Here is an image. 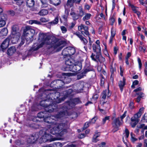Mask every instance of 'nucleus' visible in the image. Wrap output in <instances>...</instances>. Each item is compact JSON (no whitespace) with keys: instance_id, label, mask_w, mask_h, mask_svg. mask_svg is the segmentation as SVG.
<instances>
[{"instance_id":"f257e3e1","label":"nucleus","mask_w":147,"mask_h":147,"mask_svg":"<svg viewBox=\"0 0 147 147\" xmlns=\"http://www.w3.org/2000/svg\"><path fill=\"white\" fill-rule=\"evenodd\" d=\"M67 114V111L66 109L63 112L59 113L57 115L55 116H52L51 117H48L44 119L45 122L51 124L50 126L51 133L53 134H58L60 136H62L64 134L67 132L66 129H63L64 125L62 124H59L56 121V120L54 119L61 117Z\"/></svg>"},{"instance_id":"f03ea898","label":"nucleus","mask_w":147,"mask_h":147,"mask_svg":"<svg viewBox=\"0 0 147 147\" xmlns=\"http://www.w3.org/2000/svg\"><path fill=\"white\" fill-rule=\"evenodd\" d=\"M38 39L42 42L39 45H36V47H33L34 50H36L42 47L45 44L50 45V48L53 47L54 49L57 48L60 50L64 46L62 44V42H55V38L50 35L48 33H40L39 34Z\"/></svg>"},{"instance_id":"7ed1b4c3","label":"nucleus","mask_w":147,"mask_h":147,"mask_svg":"<svg viewBox=\"0 0 147 147\" xmlns=\"http://www.w3.org/2000/svg\"><path fill=\"white\" fill-rule=\"evenodd\" d=\"M35 33V30L34 29L28 26L25 27L24 30L23 35L28 43H29L33 40V37Z\"/></svg>"},{"instance_id":"20e7f679","label":"nucleus","mask_w":147,"mask_h":147,"mask_svg":"<svg viewBox=\"0 0 147 147\" xmlns=\"http://www.w3.org/2000/svg\"><path fill=\"white\" fill-rule=\"evenodd\" d=\"M18 27L17 26L14 25L12 27V31L11 36L13 38L15 39L17 41L20 37V34L17 32Z\"/></svg>"},{"instance_id":"39448f33","label":"nucleus","mask_w":147,"mask_h":147,"mask_svg":"<svg viewBox=\"0 0 147 147\" xmlns=\"http://www.w3.org/2000/svg\"><path fill=\"white\" fill-rule=\"evenodd\" d=\"M119 119V117L115 119L114 120L112 123L113 128L112 131L113 132L117 131L118 129V127L123 123L122 120H120Z\"/></svg>"},{"instance_id":"423d86ee","label":"nucleus","mask_w":147,"mask_h":147,"mask_svg":"<svg viewBox=\"0 0 147 147\" xmlns=\"http://www.w3.org/2000/svg\"><path fill=\"white\" fill-rule=\"evenodd\" d=\"M82 69V65L80 62L76 63L75 64H73L71 66H69V69H67V70L73 72L78 71Z\"/></svg>"},{"instance_id":"0eeeda50","label":"nucleus","mask_w":147,"mask_h":147,"mask_svg":"<svg viewBox=\"0 0 147 147\" xmlns=\"http://www.w3.org/2000/svg\"><path fill=\"white\" fill-rule=\"evenodd\" d=\"M78 29L79 31H81L83 29L84 30V31H82L81 32L84 36H85L86 35L88 36L89 35V32L88 31V29L87 26L81 24L78 27Z\"/></svg>"},{"instance_id":"6e6552de","label":"nucleus","mask_w":147,"mask_h":147,"mask_svg":"<svg viewBox=\"0 0 147 147\" xmlns=\"http://www.w3.org/2000/svg\"><path fill=\"white\" fill-rule=\"evenodd\" d=\"M51 138V136L49 134H47L44 132V134L41 138V141L43 142H45L49 140Z\"/></svg>"},{"instance_id":"1a4fd4ad","label":"nucleus","mask_w":147,"mask_h":147,"mask_svg":"<svg viewBox=\"0 0 147 147\" xmlns=\"http://www.w3.org/2000/svg\"><path fill=\"white\" fill-rule=\"evenodd\" d=\"M40 137L38 134H36L34 136H32L27 140L28 143H33L34 142Z\"/></svg>"},{"instance_id":"9d476101","label":"nucleus","mask_w":147,"mask_h":147,"mask_svg":"<svg viewBox=\"0 0 147 147\" xmlns=\"http://www.w3.org/2000/svg\"><path fill=\"white\" fill-rule=\"evenodd\" d=\"M6 16L0 14V28L3 27L6 24Z\"/></svg>"},{"instance_id":"9b49d317","label":"nucleus","mask_w":147,"mask_h":147,"mask_svg":"<svg viewBox=\"0 0 147 147\" xmlns=\"http://www.w3.org/2000/svg\"><path fill=\"white\" fill-rule=\"evenodd\" d=\"M9 38H6L1 44V47L2 49H5L7 48L9 46Z\"/></svg>"},{"instance_id":"f8f14e48","label":"nucleus","mask_w":147,"mask_h":147,"mask_svg":"<svg viewBox=\"0 0 147 147\" xmlns=\"http://www.w3.org/2000/svg\"><path fill=\"white\" fill-rule=\"evenodd\" d=\"M128 5L131 7L134 13L137 14L138 17L140 16L141 13L140 12L138 11V7H135L133 5L131 4L129 2L128 3Z\"/></svg>"},{"instance_id":"ddd939ff","label":"nucleus","mask_w":147,"mask_h":147,"mask_svg":"<svg viewBox=\"0 0 147 147\" xmlns=\"http://www.w3.org/2000/svg\"><path fill=\"white\" fill-rule=\"evenodd\" d=\"M93 50L94 52H96V53L99 55L101 52V49L100 46L96 45L95 44H94L92 45Z\"/></svg>"},{"instance_id":"4468645a","label":"nucleus","mask_w":147,"mask_h":147,"mask_svg":"<svg viewBox=\"0 0 147 147\" xmlns=\"http://www.w3.org/2000/svg\"><path fill=\"white\" fill-rule=\"evenodd\" d=\"M111 92L109 90L104 91L102 94V98L105 99H106L107 96V97H108L111 96Z\"/></svg>"},{"instance_id":"2eb2a0df","label":"nucleus","mask_w":147,"mask_h":147,"mask_svg":"<svg viewBox=\"0 0 147 147\" xmlns=\"http://www.w3.org/2000/svg\"><path fill=\"white\" fill-rule=\"evenodd\" d=\"M80 102V99L78 98H76L71 100L68 104L71 107L75 106L76 104Z\"/></svg>"},{"instance_id":"dca6fc26","label":"nucleus","mask_w":147,"mask_h":147,"mask_svg":"<svg viewBox=\"0 0 147 147\" xmlns=\"http://www.w3.org/2000/svg\"><path fill=\"white\" fill-rule=\"evenodd\" d=\"M76 34L80 38L81 41L84 45L86 44L88 42V41L85 38L81 35L79 32H77Z\"/></svg>"},{"instance_id":"f3484780","label":"nucleus","mask_w":147,"mask_h":147,"mask_svg":"<svg viewBox=\"0 0 147 147\" xmlns=\"http://www.w3.org/2000/svg\"><path fill=\"white\" fill-rule=\"evenodd\" d=\"M96 59H94L93 56L91 55V57L92 59L94 61H98V60L99 62H101L102 61H105V58L101 56L100 55H98L96 56Z\"/></svg>"},{"instance_id":"a211bd4d","label":"nucleus","mask_w":147,"mask_h":147,"mask_svg":"<svg viewBox=\"0 0 147 147\" xmlns=\"http://www.w3.org/2000/svg\"><path fill=\"white\" fill-rule=\"evenodd\" d=\"M74 63V61L71 59H68L65 61V64L67 65L66 69L67 70V69H69V66H71Z\"/></svg>"},{"instance_id":"6ab92c4d","label":"nucleus","mask_w":147,"mask_h":147,"mask_svg":"<svg viewBox=\"0 0 147 147\" xmlns=\"http://www.w3.org/2000/svg\"><path fill=\"white\" fill-rule=\"evenodd\" d=\"M125 84V80L124 78H123V81L121 80L119 83V86L121 92L122 91L123 88Z\"/></svg>"},{"instance_id":"aec40b11","label":"nucleus","mask_w":147,"mask_h":147,"mask_svg":"<svg viewBox=\"0 0 147 147\" xmlns=\"http://www.w3.org/2000/svg\"><path fill=\"white\" fill-rule=\"evenodd\" d=\"M100 135V134L99 132H96L94 135L92 141L93 142H96L98 141H99V140L97 138Z\"/></svg>"},{"instance_id":"412c9836","label":"nucleus","mask_w":147,"mask_h":147,"mask_svg":"<svg viewBox=\"0 0 147 147\" xmlns=\"http://www.w3.org/2000/svg\"><path fill=\"white\" fill-rule=\"evenodd\" d=\"M129 135V132L127 129L126 128L125 129V132L123 133V140L126 141L127 140V138Z\"/></svg>"},{"instance_id":"4be33fe9","label":"nucleus","mask_w":147,"mask_h":147,"mask_svg":"<svg viewBox=\"0 0 147 147\" xmlns=\"http://www.w3.org/2000/svg\"><path fill=\"white\" fill-rule=\"evenodd\" d=\"M140 117V116H138V115L137 113H136L134 114V116L131 118V120L132 122L136 121V122H138L139 121V118Z\"/></svg>"},{"instance_id":"5701e85b","label":"nucleus","mask_w":147,"mask_h":147,"mask_svg":"<svg viewBox=\"0 0 147 147\" xmlns=\"http://www.w3.org/2000/svg\"><path fill=\"white\" fill-rule=\"evenodd\" d=\"M70 15L74 20H76L79 18V15L73 11L71 10L70 13Z\"/></svg>"},{"instance_id":"b1692460","label":"nucleus","mask_w":147,"mask_h":147,"mask_svg":"<svg viewBox=\"0 0 147 147\" xmlns=\"http://www.w3.org/2000/svg\"><path fill=\"white\" fill-rule=\"evenodd\" d=\"M8 33V30L6 28L2 29L0 32V36H6Z\"/></svg>"},{"instance_id":"393cba45","label":"nucleus","mask_w":147,"mask_h":147,"mask_svg":"<svg viewBox=\"0 0 147 147\" xmlns=\"http://www.w3.org/2000/svg\"><path fill=\"white\" fill-rule=\"evenodd\" d=\"M16 48L14 47H11L8 49L7 54L9 55H11L16 51Z\"/></svg>"},{"instance_id":"a878e982","label":"nucleus","mask_w":147,"mask_h":147,"mask_svg":"<svg viewBox=\"0 0 147 147\" xmlns=\"http://www.w3.org/2000/svg\"><path fill=\"white\" fill-rule=\"evenodd\" d=\"M67 52L68 53V55H73L75 53V49L71 47H68V50Z\"/></svg>"},{"instance_id":"bb28decb","label":"nucleus","mask_w":147,"mask_h":147,"mask_svg":"<svg viewBox=\"0 0 147 147\" xmlns=\"http://www.w3.org/2000/svg\"><path fill=\"white\" fill-rule=\"evenodd\" d=\"M48 13V11L46 9H42L38 13V14L40 16H45L47 15Z\"/></svg>"},{"instance_id":"cd10ccee","label":"nucleus","mask_w":147,"mask_h":147,"mask_svg":"<svg viewBox=\"0 0 147 147\" xmlns=\"http://www.w3.org/2000/svg\"><path fill=\"white\" fill-rule=\"evenodd\" d=\"M26 3L28 6L31 7L34 6V2L33 0H27Z\"/></svg>"},{"instance_id":"c85d7f7f","label":"nucleus","mask_w":147,"mask_h":147,"mask_svg":"<svg viewBox=\"0 0 147 147\" xmlns=\"http://www.w3.org/2000/svg\"><path fill=\"white\" fill-rule=\"evenodd\" d=\"M50 2L55 5H57L60 3V0H50Z\"/></svg>"},{"instance_id":"c756f323","label":"nucleus","mask_w":147,"mask_h":147,"mask_svg":"<svg viewBox=\"0 0 147 147\" xmlns=\"http://www.w3.org/2000/svg\"><path fill=\"white\" fill-rule=\"evenodd\" d=\"M29 23L30 24H33L38 25L41 24V23L40 22L35 20H30L29 21Z\"/></svg>"},{"instance_id":"7c9ffc66","label":"nucleus","mask_w":147,"mask_h":147,"mask_svg":"<svg viewBox=\"0 0 147 147\" xmlns=\"http://www.w3.org/2000/svg\"><path fill=\"white\" fill-rule=\"evenodd\" d=\"M91 16V15L90 13H86L83 17L82 19L84 21L88 20L90 19Z\"/></svg>"},{"instance_id":"2f4dec72","label":"nucleus","mask_w":147,"mask_h":147,"mask_svg":"<svg viewBox=\"0 0 147 147\" xmlns=\"http://www.w3.org/2000/svg\"><path fill=\"white\" fill-rule=\"evenodd\" d=\"M84 12L83 9L82 7H79V12L78 14V15H79V17L80 16H82L84 15Z\"/></svg>"},{"instance_id":"473e14b6","label":"nucleus","mask_w":147,"mask_h":147,"mask_svg":"<svg viewBox=\"0 0 147 147\" xmlns=\"http://www.w3.org/2000/svg\"><path fill=\"white\" fill-rule=\"evenodd\" d=\"M74 2L72 0H67L66 5L67 6L69 7H71L73 5Z\"/></svg>"},{"instance_id":"72a5a7b5","label":"nucleus","mask_w":147,"mask_h":147,"mask_svg":"<svg viewBox=\"0 0 147 147\" xmlns=\"http://www.w3.org/2000/svg\"><path fill=\"white\" fill-rule=\"evenodd\" d=\"M144 107H142L140 108L139 111L136 113L138 115V116L141 117V115L143 113L144 111Z\"/></svg>"},{"instance_id":"f704fd0d","label":"nucleus","mask_w":147,"mask_h":147,"mask_svg":"<svg viewBox=\"0 0 147 147\" xmlns=\"http://www.w3.org/2000/svg\"><path fill=\"white\" fill-rule=\"evenodd\" d=\"M68 47L64 49L62 53V55L64 56H67L68 55Z\"/></svg>"},{"instance_id":"c9c22d12","label":"nucleus","mask_w":147,"mask_h":147,"mask_svg":"<svg viewBox=\"0 0 147 147\" xmlns=\"http://www.w3.org/2000/svg\"><path fill=\"white\" fill-rule=\"evenodd\" d=\"M42 4L43 7H47L48 5L47 3V0H40Z\"/></svg>"},{"instance_id":"e433bc0d","label":"nucleus","mask_w":147,"mask_h":147,"mask_svg":"<svg viewBox=\"0 0 147 147\" xmlns=\"http://www.w3.org/2000/svg\"><path fill=\"white\" fill-rule=\"evenodd\" d=\"M130 135L131 136V140L132 142H134L137 140V139L135 137V135L132 133H131Z\"/></svg>"},{"instance_id":"4c0bfd02","label":"nucleus","mask_w":147,"mask_h":147,"mask_svg":"<svg viewBox=\"0 0 147 147\" xmlns=\"http://www.w3.org/2000/svg\"><path fill=\"white\" fill-rule=\"evenodd\" d=\"M116 34V30L114 29L113 27L111 29V36L114 37Z\"/></svg>"},{"instance_id":"58836bf2","label":"nucleus","mask_w":147,"mask_h":147,"mask_svg":"<svg viewBox=\"0 0 147 147\" xmlns=\"http://www.w3.org/2000/svg\"><path fill=\"white\" fill-rule=\"evenodd\" d=\"M65 15L63 16V18L64 19V20H66L67 17V16L69 15V11L67 9L65 8Z\"/></svg>"},{"instance_id":"ea45409f","label":"nucleus","mask_w":147,"mask_h":147,"mask_svg":"<svg viewBox=\"0 0 147 147\" xmlns=\"http://www.w3.org/2000/svg\"><path fill=\"white\" fill-rule=\"evenodd\" d=\"M48 112H51L54 111V109L52 108L51 106L50 105L48 107V108L45 109Z\"/></svg>"},{"instance_id":"a19ab883","label":"nucleus","mask_w":147,"mask_h":147,"mask_svg":"<svg viewBox=\"0 0 147 147\" xmlns=\"http://www.w3.org/2000/svg\"><path fill=\"white\" fill-rule=\"evenodd\" d=\"M40 20V21L42 22H46L49 21V20L48 18H41Z\"/></svg>"},{"instance_id":"79ce46f5","label":"nucleus","mask_w":147,"mask_h":147,"mask_svg":"<svg viewBox=\"0 0 147 147\" xmlns=\"http://www.w3.org/2000/svg\"><path fill=\"white\" fill-rule=\"evenodd\" d=\"M58 17H56L54 20L51 22V23L53 24H56L58 23Z\"/></svg>"},{"instance_id":"37998d69","label":"nucleus","mask_w":147,"mask_h":147,"mask_svg":"<svg viewBox=\"0 0 147 147\" xmlns=\"http://www.w3.org/2000/svg\"><path fill=\"white\" fill-rule=\"evenodd\" d=\"M110 23L112 25H113L115 22V18L113 16L111 17L110 20Z\"/></svg>"},{"instance_id":"c03bdc74","label":"nucleus","mask_w":147,"mask_h":147,"mask_svg":"<svg viewBox=\"0 0 147 147\" xmlns=\"http://www.w3.org/2000/svg\"><path fill=\"white\" fill-rule=\"evenodd\" d=\"M78 86H79V88H78L80 90H83V88L84 87V83L81 82L80 84H78Z\"/></svg>"},{"instance_id":"a18cd8bd","label":"nucleus","mask_w":147,"mask_h":147,"mask_svg":"<svg viewBox=\"0 0 147 147\" xmlns=\"http://www.w3.org/2000/svg\"><path fill=\"white\" fill-rule=\"evenodd\" d=\"M61 29L62 31V32L63 33H65L67 31L66 28L64 26H61Z\"/></svg>"},{"instance_id":"49530a36","label":"nucleus","mask_w":147,"mask_h":147,"mask_svg":"<svg viewBox=\"0 0 147 147\" xmlns=\"http://www.w3.org/2000/svg\"><path fill=\"white\" fill-rule=\"evenodd\" d=\"M138 63L139 68L140 69L141 68V67L142 66V63H141V60L140 58H138Z\"/></svg>"},{"instance_id":"de8ad7c7","label":"nucleus","mask_w":147,"mask_h":147,"mask_svg":"<svg viewBox=\"0 0 147 147\" xmlns=\"http://www.w3.org/2000/svg\"><path fill=\"white\" fill-rule=\"evenodd\" d=\"M139 83V82L137 80H135L133 83V84L131 86V87L132 88H134V86L136 85H137Z\"/></svg>"},{"instance_id":"09e8293b","label":"nucleus","mask_w":147,"mask_h":147,"mask_svg":"<svg viewBox=\"0 0 147 147\" xmlns=\"http://www.w3.org/2000/svg\"><path fill=\"white\" fill-rule=\"evenodd\" d=\"M110 119L109 116H107L105 117V118L102 119V123L103 124H104L106 121L107 120H109Z\"/></svg>"},{"instance_id":"8fccbe9b","label":"nucleus","mask_w":147,"mask_h":147,"mask_svg":"<svg viewBox=\"0 0 147 147\" xmlns=\"http://www.w3.org/2000/svg\"><path fill=\"white\" fill-rule=\"evenodd\" d=\"M97 117H94L92 119L91 121L90 122V123L91 124L94 123L96 121V120L97 119Z\"/></svg>"},{"instance_id":"3c124183","label":"nucleus","mask_w":147,"mask_h":147,"mask_svg":"<svg viewBox=\"0 0 147 147\" xmlns=\"http://www.w3.org/2000/svg\"><path fill=\"white\" fill-rule=\"evenodd\" d=\"M136 94L138 95L139 96H140L141 98H142L144 96V93L141 92L138 93H136Z\"/></svg>"},{"instance_id":"603ef678","label":"nucleus","mask_w":147,"mask_h":147,"mask_svg":"<svg viewBox=\"0 0 147 147\" xmlns=\"http://www.w3.org/2000/svg\"><path fill=\"white\" fill-rule=\"evenodd\" d=\"M44 113L42 112H40L38 114V117L39 118H42L44 117Z\"/></svg>"},{"instance_id":"864d4df0","label":"nucleus","mask_w":147,"mask_h":147,"mask_svg":"<svg viewBox=\"0 0 147 147\" xmlns=\"http://www.w3.org/2000/svg\"><path fill=\"white\" fill-rule=\"evenodd\" d=\"M123 142L127 147H132V146L131 144L127 142V140L123 141Z\"/></svg>"},{"instance_id":"5fc2aeb1","label":"nucleus","mask_w":147,"mask_h":147,"mask_svg":"<svg viewBox=\"0 0 147 147\" xmlns=\"http://www.w3.org/2000/svg\"><path fill=\"white\" fill-rule=\"evenodd\" d=\"M138 122H136V121H134V122H131V127H134L138 123Z\"/></svg>"},{"instance_id":"6e6d98bb","label":"nucleus","mask_w":147,"mask_h":147,"mask_svg":"<svg viewBox=\"0 0 147 147\" xmlns=\"http://www.w3.org/2000/svg\"><path fill=\"white\" fill-rule=\"evenodd\" d=\"M144 126V124H139L137 125V127L140 129L143 128Z\"/></svg>"},{"instance_id":"4d7b16f0","label":"nucleus","mask_w":147,"mask_h":147,"mask_svg":"<svg viewBox=\"0 0 147 147\" xmlns=\"http://www.w3.org/2000/svg\"><path fill=\"white\" fill-rule=\"evenodd\" d=\"M126 111H125L123 114L121 116L120 118L121 119V120H122V119L125 117V116H126Z\"/></svg>"},{"instance_id":"13d9d810","label":"nucleus","mask_w":147,"mask_h":147,"mask_svg":"<svg viewBox=\"0 0 147 147\" xmlns=\"http://www.w3.org/2000/svg\"><path fill=\"white\" fill-rule=\"evenodd\" d=\"M104 53L107 56H108L109 57V60H110L111 58L109 56V54H108V53L107 50V49L105 50L104 51Z\"/></svg>"},{"instance_id":"bf43d9fd","label":"nucleus","mask_w":147,"mask_h":147,"mask_svg":"<svg viewBox=\"0 0 147 147\" xmlns=\"http://www.w3.org/2000/svg\"><path fill=\"white\" fill-rule=\"evenodd\" d=\"M129 107L131 109H132L134 107V103L133 102H131L129 104Z\"/></svg>"},{"instance_id":"052dcab7","label":"nucleus","mask_w":147,"mask_h":147,"mask_svg":"<svg viewBox=\"0 0 147 147\" xmlns=\"http://www.w3.org/2000/svg\"><path fill=\"white\" fill-rule=\"evenodd\" d=\"M142 90V88L141 87H139V88H136L134 90V92H137L138 91H140Z\"/></svg>"},{"instance_id":"680f3d73","label":"nucleus","mask_w":147,"mask_h":147,"mask_svg":"<svg viewBox=\"0 0 147 147\" xmlns=\"http://www.w3.org/2000/svg\"><path fill=\"white\" fill-rule=\"evenodd\" d=\"M103 69H102V67L101 65L98 66L97 67V70L98 71L100 72H101Z\"/></svg>"},{"instance_id":"e2e57ef3","label":"nucleus","mask_w":147,"mask_h":147,"mask_svg":"<svg viewBox=\"0 0 147 147\" xmlns=\"http://www.w3.org/2000/svg\"><path fill=\"white\" fill-rule=\"evenodd\" d=\"M85 137V135L84 134H80L78 136V137L80 138H82Z\"/></svg>"},{"instance_id":"0e129e2a","label":"nucleus","mask_w":147,"mask_h":147,"mask_svg":"<svg viewBox=\"0 0 147 147\" xmlns=\"http://www.w3.org/2000/svg\"><path fill=\"white\" fill-rule=\"evenodd\" d=\"M82 0H73L74 3L77 4H79Z\"/></svg>"},{"instance_id":"69168bd1","label":"nucleus","mask_w":147,"mask_h":147,"mask_svg":"<svg viewBox=\"0 0 147 147\" xmlns=\"http://www.w3.org/2000/svg\"><path fill=\"white\" fill-rule=\"evenodd\" d=\"M110 70L112 73H113L115 71V69L114 67H113L112 66L110 68Z\"/></svg>"},{"instance_id":"338daca9","label":"nucleus","mask_w":147,"mask_h":147,"mask_svg":"<svg viewBox=\"0 0 147 147\" xmlns=\"http://www.w3.org/2000/svg\"><path fill=\"white\" fill-rule=\"evenodd\" d=\"M90 122L89 123V122H87L86 123H85V125H84V127H85V128H86L88 127L89 126V124H90Z\"/></svg>"},{"instance_id":"774afa93","label":"nucleus","mask_w":147,"mask_h":147,"mask_svg":"<svg viewBox=\"0 0 147 147\" xmlns=\"http://www.w3.org/2000/svg\"><path fill=\"white\" fill-rule=\"evenodd\" d=\"M144 147H147V139H145L144 140Z\"/></svg>"}]
</instances>
